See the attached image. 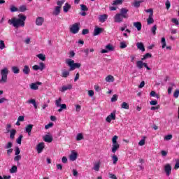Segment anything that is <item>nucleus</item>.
<instances>
[{
  "mask_svg": "<svg viewBox=\"0 0 179 179\" xmlns=\"http://www.w3.org/2000/svg\"><path fill=\"white\" fill-rule=\"evenodd\" d=\"M1 76L0 79V85H5L8 82V75H9V69L8 67L3 68L0 71Z\"/></svg>",
  "mask_w": 179,
  "mask_h": 179,
  "instance_id": "nucleus-2",
  "label": "nucleus"
},
{
  "mask_svg": "<svg viewBox=\"0 0 179 179\" xmlns=\"http://www.w3.org/2000/svg\"><path fill=\"white\" fill-rule=\"evenodd\" d=\"M111 157H112L113 164H117V162H118V157H117V155H111Z\"/></svg>",
  "mask_w": 179,
  "mask_h": 179,
  "instance_id": "nucleus-40",
  "label": "nucleus"
},
{
  "mask_svg": "<svg viewBox=\"0 0 179 179\" xmlns=\"http://www.w3.org/2000/svg\"><path fill=\"white\" fill-rule=\"evenodd\" d=\"M117 99H118V96H117V94H114L111 98L110 101H112V103H114L117 101Z\"/></svg>",
  "mask_w": 179,
  "mask_h": 179,
  "instance_id": "nucleus-50",
  "label": "nucleus"
},
{
  "mask_svg": "<svg viewBox=\"0 0 179 179\" xmlns=\"http://www.w3.org/2000/svg\"><path fill=\"white\" fill-rule=\"evenodd\" d=\"M78 159V152L75 150H72L69 155V160L71 162H75Z\"/></svg>",
  "mask_w": 179,
  "mask_h": 179,
  "instance_id": "nucleus-13",
  "label": "nucleus"
},
{
  "mask_svg": "<svg viewBox=\"0 0 179 179\" xmlns=\"http://www.w3.org/2000/svg\"><path fill=\"white\" fill-rule=\"evenodd\" d=\"M28 104H33L34 108H37V103H36V100L35 99H29L27 101Z\"/></svg>",
  "mask_w": 179,
  "mask_h": 179,
  "instance_id": "nucleus-31",
  "label": "nucleus"
},
{
  "mask_svg": "<svg viewBox=\"0 0 179 179\" xmlns=\"http://www.w3.org/2000/svg\"><path fill=\"white\" fill-rule=\"evenodd\" d=\"M54 126V123L50 122L49 124H48L47 125L45 126V129H50V128H52V127Z\"/></svg>",
  "mask_w": 179,
  "mask_h": 179,
  "instance_id": "nucleus-54",
  "label": "nucleus"
},
{
  "mask_svg": "<svg viewBox=\"0 0 179 179\" xmlns=\"http://www.w3.org/2000/svg\"><path fill=\"white\" fill-rule=\"evenodd\" d=\"M65 3V0H59L57 1V8H62V5Z\"/></svg>",
  "mask_w": 179,
  "mask_h": 179,
  "instance_id": "nucleus-35",
  "label": "nucleus"
},
{
  "mask_svg": "<svg viewBox=\"0 0 179 179\" xmlns=\"http://www.w3.org/2000/svg\"><path fill=\"white\" fill-rule=\"evenodd\" d=\"M32 69H34V71H44V69H45V64L43 62H40L39 65H34Z\"/></svg>",
  "mask_w": 179,
  "mask_h": 179,
  "instance_id": "nucleus-7",
  "label": "nucleus"
},
{
  "mask_svg": "<svg viewBox=\"0 0 179 179\" xmlns=\"http://www.w3.org/2000/svg\"><path fill=\"white\" fill-rule=\"evenodd\" d=\"M145 12L147 13H150L148 18L147 20L148 24H152L155 22V20H153V9L150 8L145 10Z\"/></svg>",
  "mask_w": 179,
  "mask_h": 179,
  "instance_id": "nucleus-6",
  "label": "nucleus"
},
{
  "mask_svg": "<svg viewBox=\"0 0 179 179\" xmlns=\"http://www.w3.org/2000/svg\"><path fill=\"white\" fill-rule=\"evenodd\" d=\"M114 22L115 23H121L124 20V17L122 16L120 13H117L114 17Z\"/></svg>",
  "mask_w": 179,
  "mask_h": 179,
  "instance_id": "nucleus-11",
  "label": "nucleus"
},
{
  "mask_svg": "<svg viewBox=\"0 0 179 179\" xmlns=\"http://www.w3.org/2000/svg\"><path fill=\"white\" fill-rule=\"evenodd\" d=\"M118 136H114L112 138V148L111 152L112 153H115L118 149H120V143H118Z\"/></svg>",
  "mask_w": 179,
  "mask_h": 179,
  "instance_id": "nucleus-4",
  "label": "nucleus"
},
{
  "mask_svg": "<svg viewBox=\"0 0 179 179\" xmlns=\"http://www.w3.org/2000/svg\"><path fill=\"white\" fill-rule=\"evenodd\" d=\"M80 30V24L76 22L69 26V31L71 34H78Z\"/></svg>",
  "mask_w": 179,
  "mask_h": 179,
  "instance_id": "nucleus-5",
  "label": "nucleus"
},
{
  "mask_svg": "<svg viewBox=\"0 0 179 179\" xmlns=\"http://www.w3.org/2000/svg\"><path fill=\"white\" fill-rule=\"evenodd\" d=\"M68 76H69V71L63 70L62 72V78H68Z\"/></svg>",
  "mask_w": 179,
  "mask_h": 179,
  "instance_id": "nucleus-32",
  "label": "nucleus"
},
{
  "mask_svg": "<svg viewBox=\"0 0 179 179\" xmlns=\"http://www.w3.org/2000/svg\"><path fill=\"white\" fill-rule=\"evenodd\" d=\"M44 148H45V144H44L43 142L39 143L36 145L37 153H38V154L42 153L43 150H44Z\"/></svg>",
  "mask_w": 179,
  "mask_h": 179,
  "instance_id": "nucleus-10",
  "label": "nucleus"
},
{
  "mask_svg": "<svg viewBox=\"0 0 179 179\" xmlns=\"http://www.w3.org/2000/svg\"><path fill=\"white\" fill-rule=\"evenodd\" d=\"M76 113H79L82 110L80 105H75Z\"/></svg>",
  "mask_w": 179,
  "mask_h": 179,
  "instance_id": "nucleus-59",
  "label": "nucleus"
},
{
  "mask_svg": "<svg viewBox=\"0 0 179 179\" xmlns=\"http://www.w3.org/2000/svg\"><path fill=\"white\" fill-rule=\"evenodd\" d=\"M133 26L137 29L138 31H141L142 30V23H141V22H134Z\"/></svg>",
  "mask_w": 179,
  "mask_h": 179,
  "instance_id": "nucleus-21",
  "label": "nucleus"
},
{
  "mask_svg": "<svg viewBox=\"0 0 179 179\" xmlns=\"http://www.w3.org/2000/svg\"><path fill=\"white\" fill-rule=\"evenodd\" d=\"M108 18V15L106 14H103L101 15H99V20L101 22V23H104L106 22V20Z\"/></svg>",
  "mask_w": 179,
  "mask_h": 179,
  "instance_id": "nucleus-22",
  "label": "nucleus"
},
{
  "mask_svg": "<svg viewBox=\"0 0 179 179\" xmlns=\"http://www.w3.org/2000/svg\"><path fill=\"white\" fill-rule=\"evenodd\" d=\"M37 57L39 58V59H41V61H45V55L43 54H38L37 55Z\"/></svg>",
  "mask_w": 179,
  "mask_h": 179,
  "instance_id": "nucleus-48",
  "label": "nucleus"
},
{
  "mask_svg": "<svg viewBox=\"0 0 179 179\" xmlns=\"http://www.w3.org/2000/svg\"><path fill=\"white\" fill-rule=\"evenodd\" d=\"M43 141L45 142H48V143H51V142H52V136L50 135H45L43 138Z\"/></svg>",
  "mask_w": 179,
  "mask_h": 179,
  "instance_id": "nucleus-24",
  "label": "nucleus"
},
{
  "mask_svg": "<svg viewBox=\"0 0 179 179\" xmlns=\"http://www.w3.org/2000/svg\"><path fill=\"white\" fill-rule=\"evenodd\" d=\"M27 10V7L24 5L20 6L18 8V12H26Z\"/></svg>",
  "mask_w": 179,
  "mask_h": 179,
  "instance_id": "nucleus-37",
  "label": "nucleus"
},
{
  "mask_svg": "<svg viewBox=\"0 0 179 179\" xmlns=\"http://www.w3.org/2000/svg\"><path fill=\"white\" fill-rule=\"evenodd\" d=\"M41 85V83L37 82V83H32L29 85L30 89L31 90H38V86Z\"/></svg>",
  "mask_w": 179,
  "mask_h": 179,
  "instance_id": "nucleus-14",
  "label": "nucleus"
},
{
  "mask_svg": "<svg viewBox=\"0 0 179 179\" xmlns=\"http://www.w3.org/2000/svg\"><path fill=\"white\" fill-rule=\"evenodd\" d=\"M5 42L2 40L0 41V50H3L5 48Z\"/></svg>",
  "mask_w": 179,
  "mask_h": 179,
  "instance_id": "nucleus-53",
  "label": "nucleus"
},
{
  "mask_svg": "<svg viewBox=\"0 0 179 179\" xmlns=\"http://www.w3.org/2000/svg\"><path fill=\"white\" fill-rule=\"evenodd\" d=\"M179 168V159H176V164L174 166L175 170L178 169Z\"/></svg>",
  "mask_w": 179,
  "mask_h": 179,
  "instance_id": "nucleus-58",
  "label": "nucleus"
},
{
  "mask_svg": "<svg viewBox=\"0 0 179 179\" xmlns=\"http://www.w3.org/2000/svg\"><path fill=\"white\" fill-rule=\"evenodd\" d=\"M120 48H127V43L124 41L120 42Z\"/></svg>",
  "mask_w": 179,
  "mask_h": 179,
  "instance_id": "nucleus-61",
  "label": "nucleus"
},
{
  "mask_svg": "<svg viewBox=\"0 0 179 179\" xmlns=\"http://www.w3.org/2000/svg\"><path fill=\"white\" fill-rule=\"evenodd\" d=\"M124 0H114L113 5H121Z\"/></svg>",
  "mask_w": 179,
  "mask_h": 179,
  "instance_id": "nucleus-47",
  "label": "nucleus"
},
{
  "mask_svg": "<svg viewBox=\"0 0 179 179\" xmlns=\"http://www.w3.org/2000/svg\"><path fill=\"white\" fill-rule=\"evenodd\" d=\"M106 49L109 52V51H114L115 48H114V46L113 45L108 44V45H106Z\"/></svg>",
  "mask_w": 179,
  "mask_h": 179,
  "instance_id": "nucleus-33",
  "label": "nucleus"
},
{
  "mask_svg": "<svg viewBox=\"0 0 179 179\" xmlns=\"http://www.w3.org/2000/svg\"><path fill=\"white\" fill-rule=\"evenodd\" d=\"M170 87L168 88V94H171L173 92V87H176V84L174 83H169Z\"/></svg>",
  "mask_w": 179,
  "mask_h": 179,
  "instance_id": "nucleus-27",
  "label": "nucleus"
},
{
  "mask_svg": "<svg viewBox=\"0 0 179 179\" xmlns=\"http://www.w3.org/2000/svg\"><path fill=\"white\" fill-rule=\"evenodd\" d=\"M35 23L36 26H43V24H44V17H36Z\"/></svg>",
  "mask_w": 179,
  "mask_h": 179,
  "instance_id": "nucleus-16",
  "label": "nucleus"
},
{
  "mask_svg": "<svg viewBox=\"0 0 179 179\" xmlns=\"http://www.w3.org/2000/svg\"><path fill=\"white\" fill-rule=\"evenodd\" d=\"M76 141H82L83 139V134L82 133H79L76 136Z\"/></svg>",
  "mask_w": 179,
  "mask_h": 179,
  "instance_id": "nucleus-45",
  "label": "nucleus"
},
{
  "mask_svg": "<svg viewBox=\"0 0 179 179\" xmlns=\"http://www.w3.org/2000/svg\"><path fill=\"white\" fill-rule=\"evenodd\" d=\"M103 30V28L96 27L95 29H94L93 36H99L100 33H102Z\"/></svg>",
  "mask_w": 179,
  "mask_h": 179,
  "instance_id": "nucleus-20",
  "label": "nucleus"
},
{
  "mask_svg": "<svg viewBox=\"0 0 179 179\" xmlns=\"http://www.w3.org/2000/svg\"><path fill=\"white\" fill-rule=\"evenodd\" d=\"M23 138V136L20 135L17 138V143H18V145H22V139Z\"/></svg>",
  "mask_w": 179,
  "mask_h": 179,
  "instance_id": "nucleus-52",
  "label": "nucleus"
},
{
  "mask_svg": "<svg viewBox=\"0 0 179 179\" xmlns=\"http://www.w3.org/2000/svg\"><path fill=\"white\" fill-rule=\"evenodd\" d=\"M152 57V55L150 53H146L143 57L141 59V61H145V59H148V58H151Z\"/></svg>",
  "mask_w": 179,
  "mask_h": 179,
  "instance_id": "nucleus-44",
  "label": "nucleus"
},
{
  "mask_svg": "<svg viewBox=\"0 0 179 179\" xmlns=\"http://www.w3.org/2000/svg\"><path fill=\"white\" fill-rule=\"evenodd\" d=\"M11 71L12 72H13V73L17 74L19 73V72H20V70L19 69V67L17 66H13L11 68Z\"/></svg>",
  "mask_w": 179,
  "mask_h": 179,
  "instance_id": "nucleus-36",
  "label": "nucleus"
},
{
  "mask_svg": "<svg viewBox=\"0 0 179 179\" xmlns=\"http://www.w3.org/2000/svg\"><path fill=\"white\" fill-rule=\"evenodd\" d=\"M165 5L166 6L167 10L170 9V6H171V3H170V1L167 0L165 3Z\"/></svg>",
  "mask_w": 179,
  "mask_h": 179,
  "instance_id": "nucleus-56",
  "label": "nucleus"
},
{
  "mask_svg": "<svg viewBox=\"0 0 179 179\" xmlns=\"http://www.w3.org/2000/svg\"><path fill=\"white\" fill-rule=\"evenodd\" d=\"M10 132V139H15V136L16 135V129H12Z\"/></svg>",
  "mask_w": 179,
  "mask_h": 179,
  "instance_id": "nucleus-34",
  "label": "nucleus"
},
{
  "mask_svg": "<svg viewBox=\"0 0 179 179\" xmlns=\"http://www.w3.org/2000/svg\"><path fill=\"white\" fill-rule=\"evenodd\" d=\"M122 108H124V110H129V105L127 102H123L121 104Z\"/></svg>",
  "mask_w": 179,
  "mask_h": 179,
  "instance_id": "nucleus-39",
  "label": "nucleus"
},
{
  "mask_svg": "<svg viewBox=\"0 0 179 179\" xmlns=\"http://www.w3.org/2000/svg\"><path fill=\"white\" fill-rule=\"evenodd\" d=\"M101 164V162H100V161L94 162V166L92 167V170H94V171H100Z\"/></svg>",
  "mask_w": 179,
  "mask_h": 179,
  "instance_id": "nucleus-17",
  "label": "nucleus"
},
{
  "mask_svg": "<svg viewBox=\"0 0 179 179\" xmlns=\"http://www.w3.org/2000/svg\"><path fill=\"white\" fill-rule=\"evenodd\" d=\"M62 103V98L59 97L58 99L55 100V106L56 107H59Z\"/></svg>",
  "mask_w": 179,
  "mask_h": 179,
  "instance_id": "nucleus-38",
  "label": "nucleus"
},
{
  "mask_svg": "<svg viewBox=\"0 0 179 179\" xmlns=\"http://www.w3.org/2000/svg\"><path fill=\"white\" fill-rule=\"evenodd\" d=\"M144 64L145 63L142 62V60H139L136 62V66L137 68H138V69H142V68H143Z\"/></svg>",
  "mask_w": 179,
  "mask_h": 179,
  "instance_id": "nucleus-29",
  "label": "nucleus"
},
{
  "mask_svg": "<svg viewBox=\"0 0 179 179\" xmlns=\"http://www.w3.org/2000/svg\"><path fill=\"white\" fill-rule=\"evenodd\" d=\"M10 128H12V125H10V124L6 125V129L7 134H9L10 132Z\"/></svg>",
  "mask_w": 179,
  "mask_h": 179,
  "instance_id": "nucleus-57",
  "label": "nucleus"
},
{
  "mask_svg": "<svg viewBox=\"0 0 179 179\" xmlns=\"http://www.w3.org/2000/svg\"><path fill=\"white\" fill-rule=\"evenodd\" d=\"M143 2V0H138V1H134V6L135 8H139L141 6V4Z\"/></svg>",
  "mask_w": 179,
  "mask_h": 179,
  "instance_id": "nucleus-30",
  "label": "nucleus"
},
{
  "mask_svg": "<svg viewBox=\"0 0 179 179\" xmlns=\"http://www.w3.org/2000/svg\"><path fill=\"white\" fill-rule=\"evenodd\" d=\"M178 96H179V90H176L173 93V97L175 99H178Z\"/></svg>",
  "mask_w": 179,
  "mask_h": 179,
  "instance_id": "nucleus-55",
  "label": "nucleus"
},
{
  "mask_svg": "<svg viewBox=\"0 0 179 179\" xmlns=\"http://www.w3.org/2000/svg\"><path fill=\"white\" fill-rule=\"evenodd\" d=\"M105 80H106V82H108V83H111L114 82L115 78H114V76H113L111 75H108L106 77Z\"/></svg>",
  "mask_w": 179,
  "mask_h": 179,
  "instance_id": "nucleus-25",
  "label": "nucleus"
},
{
  "mask_svg": "<svg viewBox=\"0 0 179 179\" xmlns=\"http://www.w3.org/2000/svg\"><path fill=\"white\" fill-rule=\"evenodd\" d=\"M26 19H27L26 15L23 14H19L18 17H14L8 20V23L15 29H19V27H24Z\"/></svg>",
  "mask_w": 179,
  "mask_h": 179,
  "instance_id": "nucleus-1",
  "label": "nucleus"
},
{
  "mask_svg": "<svg viewBox=\"0 0 179 179\" xmlns=\"http://www.w3.org/2000/svg\"><path fill=\"white\" fill-rule=\"evenodd\" d=\"M31 129H33V124H28L25 127V131L28 134L29 136L31 135Z\"/></svg>",
  "mask_w": 179,
  "mask_h": 179,
  "instance_id": "nucleus-23",
  "label": "nucleus"
},
{
  "mask_svg": "<svg viewBox=\"0 0 179 179\" xmlns=\"http://www.w3.org/2000/svg\"><path fill=\"white\" fill-rule=\"evenodd\" d=\"M146 137H143L139 142L138 145L139 146H143L145 143H146Z\"/></svg>",
  "mask_w": 179,
  "mask_h": 179,
  "instance_id": "nucleus-41",
  "label": "nucleus"
},
{
  "mask_svg": "<svg viewBox=\"0 0 179 179\" xmlns=\"http://www.w3.org/2000/svg\"><path fill=\"white\" fill-rule=\"evenodd\" d=\"M59 13H61V8L55 6L52 11L53 16H58V15H59Z\"/></svg>",
  "mask_w": 179,
  "mask_h": 179,
  "instance_id": "nucleus-19",
  "label": "nucleus"
},
{
  "mask_svg": "<svg viewBox=\"0 0 179 179\" xmlns=\"http://www.w3.org/2000/svg\"><path fill=\"white\" fill-rule=\"evenodd\" d=\"M22 72L24 75H29L30 73V67L27 65L24 66Z\"/></svg>",
  "mask_w": 179,
  "mask_h": 179,
  "instance_id": "nucleus-26",
  "label": "nucleus"
},
{
  "mask_svg": "<svg viewBox=\"0 0 179 179\" xmlns=\"http://www.w3.org/2000/svg\"><path fill=\"white\" fill-rule=\"evenodd\" d=\"M72 89V85L69 84L67 85H64L61 88L59 89V92L62 93H64V92H66V90H71Z\"/></svg>",
  "mask_w": 179,
  "mask_h": 179,
  "instance_id": "nucleus-15",
  "label": "nucleus"
},
{
  "mask_svg": "<svg viewBox=\"0 0 179 179\" xmlns=\"http://www.w3.org/2000/svg\"><path fill=\"white\" fill-rule=\"evenodd\" d=\"M71 8H72L71 4L69 3H65L64 6H63V11L64 13H68L69 10H71Z\"/></svg>",
  "mask_w": 179,
  "mask_h": 179,
  "instance_id": "nucleus-18",
  "label": "nucleus"
},
{
  "mask_svg": "<svg viewBox=\"0 0 179 179\" xmlns=\"http://www.w3.org/2000/svg\"><path fill=\"white\" fill-rule=\"evenodd\" d=\"M167 151L166 150H162L161 151V155L163 157H166V156H167Z\"/></svg>",
  "mask_w": 179,
  "mask_h": 179,
  "instance_id": "nucleus-63",
  "label": "nucleus"
},
{
  "mask_svg": "<svg viewBox=\"0 0 179 179\" xmlns=\"http://www.w3.org/2000/svg\"><path fill=\"white\" fill-rule=\"evenodd\" d=\"M115 119H116L115 113L113 112L109 115L107 116V117L106 118V122L110 124L111 121H115Z\"/></svg>",
  "mask_w": 179,
  "mask_h": 179,
  "instance_id": "nucleus-12",
  "label": "nucleus"
},
{
  "mask_svg": "<svg viewBox=\"0 0 179 179\" xmlns=\"http://www.w3.org/2000/svg\"><path fill=\"white\" fill-rule=\"evenodd\" d=\"M171 139H173V135L171 134H169L164 137L165 141H171Z\"/></svg>",
  "mask_w": 179,
  "mask_h": 179,
  "instance_id": "nucleus-51",
  "label": "nucleus"
},
{
  "mask_svg": "<svg viewBox=\"0 0 179 179\" xmlns=\"http://www.w3.org/2000/svg\"><path fill=\"white\" fill-rule=\"evenodd\" d=\"M10 12L13 13V12H19V8H17L16 6H10Z\"/></svg>",
  "mask_w": 179,
  "mask_h": 179,
  "instance_id": "nucleus-42",
  "label": "nucleus"
},
{
  "mask_svg": "<svg viewBox=\"0 0 179 179\" xmlns=\"http://www.w3.org/2000/svg\"><path fill=\"white\" fill-rule=\"evenodd\" d=\"M171 22L174 23V24H176V26H178L179 24V22L178 20H177V18H172Z\"/></svg>",
  "mask_w": 179,
  "mask_h": 179,
  "instance_id": "nucleus-60",
  "label": "nucleus"
},
{
  "mask_svg": "<svg viewBox=\"0 0 179 179\" xmlns=\"http://www.w3.org/2000/svg\"><path fill=\"white\" fill-rule=\"evenodd\" d=\"M12 146H13V144L12 143V142H8L6 145V149H10Z\"/></svg>",
  "mask_w": 179,
  "mask_h": 179,
  "instance_id": "nucleus-62",
  "label": "nucleus"
},
{
  "mask_svg": "<svg viewBox=\"0 0 179 179\" xmlns=\"http://www.w3.org/2000/svg\"><path fill=\"white\" fill-rule=\"evenodd\" d=\"M136 46L138 50H141V51H142L143 52H145V46L143 45V43H137Z\"/></svg>",
  "mask_w": 179,
  "mask_h": 179,
  "instance_id": "nucleus-28",
  "label": "nucleus"
},
{
  "mask_svg": "<svg viewBox=\"0 0 179 179\" xmlns=\"http://www.w3.org/2000/svg\"><path fill=\"white\" fill-rule=\"evenodd\" d=\"M109 177L111 179H117V176L115 174L109 173Z\"/></svg>",
  "mask_w": 179,
  "mask_h": 179,
  "instance_id": "nucleus-64",
  "label": "nucleus"
},
{
  "mask_svg": "<svg viewBox=\"0 0 179 179\" xmlns=\"http://www.w3.org/2000/svg\"><path fill=\"white\" fill-rule=\"evenodd\" d=\"M129 10L125 8H122L120 9V15H121L122 17H123V19H128L129 17V15H128Z\"/></svg>",
  "mask_w": 179,
  "mask_h": 179,
  "instance_id": "nucleus-8",
  "label": "nucleus"
},
{
  "mask_svg": "<svg viewBox=\"0 0 179 179\" xmlns=\"http://www.w3.org/2000/svg\"><path fill=\"white\" fill-rule=\"evenodd\" d=\"M17 171V166H13L10 169V173L11 174H13Z\"/></svg>",
  "mask_w": 179,
  "mask_h": 179,
  "instance_id": "nucleus-43",
  "label": "nucleus"
},
{
  "mask_svg": "<svg viewBox=\"0 0 179 179\" xmlns=\"http://www.w3.org/2000/svg\"><path fill=\"white\" fill-rule=\"evenodd\" d=\"M65 62L69 66V71H75V69H79L82 66L80 63H75V60L72 59H66Z\"/></svg>",
  "mask_w": 179,
  "mask_h": 179,
  "instance_id": "nucleus-3",
  "label": "nucleus"
},
{
  "mask_svg": "<svg viewBox=\"0 0 179 179\" xmlns=\"http://www.w3.org/2000/svg\"><path fill=\"white\" fill-rule=\"evenodd\" d=\"M171 165L170 164H166L164 166V170L167 177H170V174H171Z\"/></svg>",
  "mask_w": 179,
  "mask_h": 179,
  "instance_id": "nucleus-9",
  "label": "nucleus"
},
{
  "mask_svg": "<svg viewBox=\"0 0 179 179\" xmlns=\"http://www.w3.org/2000/svg\"><path fill=\"white\" fill-rule=\"evenodd\" d=\"M161 43L162 44V48H166V45H167V43H166V38H162Z\"/></svg>",
  "mask_w": 179,
  "mask_h": 179,
  "instance_id": "nucleus-46",
  "label": "nucleus"
},
{
  "mask_svg": "<svg viewBox=\"0 0 179 179\" xmlns=\"http://www.w3.org/2000/svg\"><path fill=\"white\" fill-rule=\"evenodd\" d=\"M80 6L81 8V10H83L84 12L89 10V8H87V6H86L85 4H81Z\"/></svg>",
  "mask_w": 179,
  "mask_h": 179,
  "instance_id": "nucleus-49",
  "label": "nucleus"
}]
</instances>
